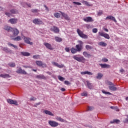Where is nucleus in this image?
Returning a JSON list of instances; mask_svg holds the SVG:
<instances>
[{
	"label": "nucleus",
	"mask_w": 128,
	"mask_h": 128,
	"mask_svg": "<svg viewBox=\"0 0 128 128\" xmlns=\"http://www.w3.org/2000/svg\"><path fill=\"white\" fill-rule=\"evenodd\" d=\"M78 44L76 45V48H72L70 49L71 53L75 54L78 52H80L84 48V42L82 40H78Z\"/></svg>",
	"instance_id": "nucleus-1"
},
{
	"label": "nucleus",
	"mask_w": 128,
	"mask_h": 128,
	"mask_svg": "<svg viewBox=\"0 0 128 128\" xmlns=\"http://www.w3.org/2000/svg\"><path fill=\"white\" fill-rule=\"evenodd\" d=\"M106 84L108 85V88L110 90L115 92L116 91L118 88L116 86H115V85L111 82L110 81H106Z\"/></svg>",
	"instance_id": "nucleus-2"
},
{
	"label": "nucleus",
	"mask_w": 128,
	"mask_h": 128,
	"mask_svg": "<svg viewBox=\"0 0 128 128\" xmlns=\"http://www.w3.org/2000/svg\"><path fill=\"white\" fill-rule=\"evenodd\" d=\"M76 32L78 34V36L83 39H88V36L84 34L82 31L80 29L77 28Z\"/></svg>",
	"instance_id": "nucleus-3"
},
{
	"label": "nucleus",
	"mask_w": 128,
	"mask_h": 128,
	"mask_svg": "<svg viewBox=\"0 0 128 128\" xmlns=\"http://www.w3.org/2000/svg\"><path fill=\"white\" fill-rule=\"evenodd\" d=\"M48 124L51 127H52V128L57 127L59 125V124L58 122L54 120H48Z\"/></svg>",
	"instance_id": "nucleus-4"
},
{
	"label": "nucleus",
	"mask_w": 128,
	"mask_h": 128,
	"mask_svg": "<svg viewBox=\"0 0 128 128\" xmlns=\"http://www.w3.org/2000/svg\"><path fill=\"white\" fill-rule=\"evenodd\" d=\"M72 58L80 62L86 61V58L84 56L78 57L76 56H74Z\"/></svg>",
	"instance_id": "nucleus-5"
},
{
	"label": "nucleus",
	"mask_w": 128,
	"mask_h": 128,
	"mask_svg": "<svg viewBox=\"0 0 128 128\" xmlns=\"http://www.w3.org/2000/svg\"><path fill=\"white\" fill-rule=\"evenodd\" d=\"M33 24L37 25L44 24V22L40 18H35L33 20Z\"/></svg>",
	"instance_id": "nucleus-6"
},
{
	"label": "nucleus",
	"mask_w": 128,
	"mask_h": 128,
	"mask_svg": "<svg viewBox=\"0 0 128 128\" xmlns=\"http://www.w3.org/2000/svg\"><path fill=\"white\" fill-rule=\"evenodd\" d=\"M32 39L30 38L24 36V42L26 43V44H28L30 46L33 45V42H31Z\"/></svg>",
	"instance_id": "nucleus-7"
},
{
	"label": "nucleus",
	"mask_w": 128,
	"mask_h": 128,
	"mask_svg": "<svg viewBox=\"0 0 128 128\" xmlns=\"http://www.w3.org/2000/svg\"><path fill=\"white\" fill-rule=\"evenodd\" d=\"M36 64H37V66H38L42 67V68H46V66H47L46 64H44L41 60H36Z\"/></svg>",
	"instance_id": "nucleus-8"
},
{
	"label": "nucleus",
	"mask_w": 128,
	"mask_h": 128,
	"mask_svg": "<svg viewBox=\"0 0 128 128\" xmlns=\"http://www.w3.org/2000/svg\"><path fill=\"white\" fill-rule=\"evenodd\" d=\"M16 73L24 75L27 74V72H26L24 70H22L21 67L19 68L16 70Z\"/></svg>",
	"instance_id": "nucleus-9"
},
{
	"label": "nucleus",
	"mask_w": 128,
	"mask_h": 128,
	"mask_svg": "<svg viewBox=\"0 0 128 128\" xmlns=\"http://www.w3.org/2000/svg\"><path fill=\"white\" fill-rule=\"evenodd\" d=\"M98 34H99L100 36L102 37H104L107 40L110 39V36L108 34L102 33L101 32H99Z\"/></svg>",
	"instance_id": "nucleus-10"
},
{
	"label": "nucleus",
	"mask_w": 128,
	"mask_h": 128,
	"mask_svg": "<svg viewBox=\"0 0 128 128\" xmlns=\"http://www.w3.org/2000/svg\"><path fill=\"white\" fill-rule=\"evenodd\" d=\"M51 32H53L55 34H58L60 32V29L56 26H52L50 29Z\"/></svg>",
	"instance_id": "nucleus-11"
},
{
	"label": "nucleus",
	"mask_w": 128,
	"mask_h": 128,
	"mask_svg": "<svg viewBox=\"0 0 128 128\" xmlns=\"http://www.w3.org/2000/svg\"><path fill=\"white\" fill-rule=\"evenodd\" d=\"M84 21V22H94V20L92 19V18L91 16H87L83 19Z\"/></svg>",
	"instance_id": "nucleus-12"
},
{
	"label": "nucleus",
	"mask_w": 128,
	"mask_h": 128,
	"mask_svg": "<svg viewBox=\"0 0 128 128\" xmlns=\"http://www.w3.org/2000/svg\"><path fill=\"white\" fill-rule=\"evenodd\" d=\"M7 102L9 104H14L15 106H18V102L16 100H12V99L7 100Z\"/></svg>",
	"instance_id": "nucleus-13"
},
{
	"label": "nucleus",
	"mask_w": 128,
	"mask_h": 128,
	"mask_svg": "<svg viewBox=\"0 0 128 128\" xmlns=\"http://www.w3.org/2000/svg\"><path fill=\"white\" fill-rule=\"evenodd\" d=\"M44 45L46 46V48L50 50H53L54 48L52 46L51 44L48 43V42H44Z\"/></svg>",
	"instance_id": "nucleus-14"
},
{
	"label": "nucleus",
	"mask_w": 128,
	"mask_h": 128,
	"mask_svg": "<svg viewBox=\"0 0 128 128\" xmlns=\"http://www.w3.org/2000/svg\"><path fill=\"white\" fill-rule=\"evenodd\" d=\"M110 20L114 22L115 23L117 22V20H116L115 17L112 16H108L106 17L105 18V20Z\"/></svg>",
	"instance_id": "nucleus-15"
},
{
	"label": "nucleus",
	"mask_w": 128,
	"mask_h": 128,
	"mask_svg": "<svg viewBox=\"0 0 128 128\" xmlns=\"http://www.w3.org/2000/svg\"><path fill=\"white\" fill-rule=\"evenodd\" d=\"M52 64L53 66H54L58 68H63L64 67V65L63 64H60L58 62H52Z\"/></svg>",
	"instance_id": "nucleus-16"
},
{
	"label": "nucleus",
	"mask_w": 128,
	"mask_h": 128,
	"mask_svg": "<svg viewBox=\"0 0 128 128\" xmlns=\"http://www.w3.org/2000/svg\"><path fill=\"white\" fill-rule=\"evenodd\" d=\"M99 65L101 66L102 68H110V66L106 64H100Z\"/></svg>",
	"instance_id": "nucleus-17"
},
{
	"label": "nucleus",
	"mask_w": 128,
	"mask_h": 128,
	"mask_svg": "<svg viewBox=\"0 0 128 128\" xmlns=\"http://www.w3.org/2000/svg\"><path fill=\"white\" fill-rule=\"evenodd\" d=\"M60 12L61 14V15L66 20H70V18L68 17V15L64 12Z\"/></svg>",
	"instance_id": "nucleus-18"
},
{
	"label": "nucleus",
	"mask_w": 128,
	"mask_h": 128,
	"mask_svg": "<svg viewBox=\"0 0 128 128\" xmlns=\"http://www.w3.org/2000/svg\"><path fill=\"white\" fill-rule=\"evenodd\" d=\"M12 33L13 34V36H17L19 34L20 32L17 28H12Z\"/></svg>",
	"instance_id": "nucleus-19"
},
{
	"label": "nucleus",
	"mask_w": 128,
	"mask_h": 128,
	"mask_svg": "<svg viewBox=\"0 0 128 128\" xmlns=\"http://www.w3.org/2000/svg\"><path fill=\"white\" fill-rule=\"evenodd\" d=\"M81 2L82 4H83L84 5L86 6H88V7L92 6V4H90V3L88 2L87 1L82 0Z\"/></svg>",
	"instance_id": "nucleus-20"
},
{
	"label": "nucleus",
	"mask_w": 128,
	"mask_h": 128,
	"mask_svg": "<svg viewBox=\"0 0 128 128\" xmlns=\"http://www.w3.org/2000/svg\"><path fill=\"white\" fill-rule=\"evenodd\" d=\"M80 74L82 75H86V74H88V75H89V76L93 75L92 72H89L88 70H86V71H84V72H80Z\"/></svg>",
	"instance_id": "nucleus-21"
},
{
	"label": "nucleus",
	"mask_w": 128,
	"mask_h": 128,
	"mask_svg": "<svg viewBox=\"0 0 128 128\" xmlns=\"http://www.w3.org/2000/svg\"><path fill=\"white\" fill-rule=\"evenodd\" d=\"M43 113H44L46 114L54 116V114L50 111L48 110H43Z\"/></svg>",
	"instance_id": "nucleus-22"
},
{
	"label": "nucleus",
	"mask_w": 128,
	"mask_h": 128,
	"mask_svg": "<svg viewBox=\"0 0 128 128\" xmlns=\"http://www.w3.org/2000/svg\"><path fill=\"white\" fill-rule=\"evenodd\" d=\"M82 54L83 56H84V57L86 58H92V55L90 54H89L88 53V52H82Z\"/></svg>",
	"instance_id": "nucleus-23"
},
{
	"label": "nucleus",
	"mask_w": 128,
	"mask_h": 128,
	"mask_svg": "<svg viewBox=\"0 0 128 128\" xmlns=\"http://www.w3.org/2000/svg\"><path fill=\"white\" fill-rule=\"evenodd\" d=\"M4 29L8 32H12V28L8 26H5Z\"/></svg>",
	"instance_id": "nucleus-24"
},
{
	"label": "nucleus",
	"mask_w": 128,
	"mask_h": 128,
	"mask_svg": "<svg viewBox=\"0 0 128 128\" xmlns=\"http://www.w3.org/2000/svg\"><path fill=\"white\" fill-rule=\"evenodd\" d=\"M18 20L17 18H11L9 20V22L12 24H17Z\"/></svg>",
	"instance_id": "nucleus-25"
},
{
	"label": "nucleus",
	"mask_w": 128,
	"mask_h": 128,
	"mask_svg": "<svg viewBox=\"0 0 128 128\" xmlns=\"http://www.w3.org/2000/svg\"><path fill=\"white\" fill-rule=\"evenodd\" d=\"M36 78H37L38 79H42V80H46V78L44 74L37 75V76H36Z\"/></svg>",
	"instance_id": "nucleus-26"
},
{
	"label": "nucleus",
	"mask_w": 128,
	"mask_h": 128,
	"mask_svg": "<svg viewBox=\"0 0 128 128\" xmlns=\"http://www.w3.org/2000/svg\"><path fill=\"white\" fill-rule=\"evenodd\" d=\"M86 86L88 88L92 90L93 88V86L92 83L90 82L89 81H86Z\"/></svg>",
	"instance_id": "nucleus-27"
},
{
	"label": "nucleus",
	"mask_w": 128,
	"mask_h": 128,
	"mask_svg": "<svg viewBox=\"0 0 128 128\" xmlns=\"http://www.w3.org/2000/svg\"><path fill=\"white\" fill-rule=\"evenodd\" d=\"M0 77L2 78H10L11 76L9 74H0Z\"/></svg>",
	"instance_id": "nucleus-28"
},
{
	"label": "nucleus",
	"mask_w": 128,
	"mask_h": 128,
	"mask_svg": "<svg viewBox=\"0 0 128 128\" xmlns=\"http://www.w3.org/2000/svg\"><path fill=\"white\" fill-rule=\"evenodd\" d=\"M120 122V120H118V119H114L113 120H111L110 122V123L111 124H119Z\"/></svg>",
	"instance_id": "nucleus-29"
},
{
	"label": "nucleus",
	"mask_w": 128,
	"mask_h": 128,
	"mask_svg": "<svg viewBox=\"0 0 128 128\" xmlns=\"http://www.w3.org/2000/svg\"><path fill=\"white\" fill-rule=\"evenodd\" d=\"M56 120L57 121H58V122H64V119H63L60 116H56Z\"/></svg>",
	"instance_id": "nucleus-30"
},
{
	"label": "nucleus",
	"mask_w": 128,
	"mask_h": 128,
	"mask_svg": "<svg viewBox=\"0 0 128 128\" xmlns=\"http://www.w3.org/2000/svg\"><path fill=\"white\" fill-rule=\"evenodd\" d=\"M6 53L9 54L12 52V50H10L7 47H4L2 49Z\"/></svg>",
	"instance_id": "nucleus-31"
},
{
	"label": "nucleus",
	"mask_w": 128,
	"mask_h": 128,
	"mask_svg": "<svg viewBox=\"0 0 128 128\" xmlns=\"http://www.w3.org/2000/svg\"><path fill=\"white\" fill-rule=\"evenodd\" d=\"M21 54L24 56H29L30 54L28 52H22Z\"/></svg>",
	"instance_id": "nucleus-32"
},
{
	"label": "nucleus",
	"mask_w": 128,
	"mask_h": 128,
	"mask_svg": "<svg viewBox=\"0 0 128 128\" xmlns=\"http://www.w3.org/2000/svg\"><path fill=\"white\" fill-rule=\"evenodd\" d=\"M104 75L100 72L98 73V75L96 76V79L98 80H101L102 78L103 77Z\"/></svg>",
	"instance_id": "nucleus-33"
},
{
	"label": "nucleus",
	"mask_w": 128,
	"mask_h": 128,
	"mask_svg": "<svg viewBox=\"0 0 128 128\" xmlns=\"http://www.w3.org/2000/svg\"><path fill=\"white\" fill-rule=\"evenodd\" d=\"M98 46H104L105 47L107 46L108 44L106 42H98Z\"/></svg>",
	"instance_id": "nucleus-34"
},
{
	"label": "nucleus",
	"mask_w": 128,
	"mask_h": 128,
	"mask_svg": "<svg viewBox=\"0 0 128 128\" xmlns=\"http://www.w3.org/2000/svg\"><path fill=\"white\" fill-rule=\"evenodd\" d=\"M12 40L14 41H20L22 40V38L20 36H17V37L13 38Z\"/></svg>",
	"instance_id": "nucleus-35"
},
{
	"label": "nucleus",
	"mask_w": 128,
	"mask_h": 128,
	"mask_svg": "<svg viewBox=\"0 0 128 128\" xmlns=\"http://www.w3.org/2000/svg\"><path fill=\"white\" fill-rule=\"evenodd\" d=\"M10 12H11V14H18V10L16 9H12L10 10Z\"/></svg>",
	"instance_id": "nucleus-36"
},
{
	"label": "nucleus",
	"mask_w": 128,
	"mask_h": 128,
	"mask_svg": "<svg viewBox=\"0 0 128 128\" xmlns=\"http://www.w3.org/2000/svg\"><path fill=\"white\" fill-rule=\"evenodd\" d=\"M54 38L55 40L58 42H60L62 41V38L58 36H56Z\"/></svg>",
	"instance_id": "nucleus-37"
},
{
	"label": "nucleus",
	"mask_w": 128,
	"mask_h": 128,
	"mask_svg": "<svg viewBox=\"0 0 128 128\" xmlns=\"http://www.w3.org/2000/svg\"><path fill=\"white\" fill-rule=\"evenodd\" d=\"M54 16L57 18H60V14L59 12H55L54 14Z\"/></svg>",
	"instance_id": "nucleus-38"
},
{
	"label": "nucleus",
	"mask_w": 128,
	"mask_h": 128,
	"mask_svg": "<svg viewBox=\"0 0 128 128\" xmlns=\"http://www.w3.org/2000/svg\"><path fill=\"white\" fill-rule=\"evenodd\" d=\"M85 48L87 50H92L93 49V47H92L91 46H90L88 44H86V46Z\"/></svg>",
	"instance_id": "nucleus-39"
},
{
	"label": "nucleus",
	"mask_w": 128,
	"mask_h": 128,
	"mask_svg": "<svg viewBox=\"0 0 128 128\" xmlns=\"http://www.w3.org/2000/svg\"><path fill=\"white\" fill-rule=\"evenodd\" d=\"M102 94L108 95H112V94L109 92H106L105 90H102Z\"/></svg>",
	"instance_id": "nucleus-40"
},
{
	"label": "nucleus",
	"mask_w": 128,
	"mask_h": 128,
	"mask_svg": "<svg viewBox=\"0 0 128 128\" xmlns=\"http://www.w3.org/2000/svg\"><path fill=\"white\" fill-rule=\"evenodd\" d=\"M58 79L61 82H64L66 80L65 78L62 77L60 76H58Z\"/></svg>",
	"instance_id": "nucleus-41"
},
{
	"label": "nucleus",
	"mask_w": 128,
	"mask_h": 128,
	"mask_svg": "<svg viewBox=\"0 0 128 128\" xmlns=\"http://www.w3.org/2000/svg\"><path fill=\"white\" fill-rule=\"evenodd\" d=\"M9 66L11 68H14L16 66V64L14 62H10L8 64Z\"/></svg>",
	"instance_id": "nucleus-42"
},
{
	"label": "nucleus",
	"mask_w": 128,
	"mask_h": 128,
	"mask_svg": "<svg viewBox=\"0 0 128 128\" xmlns=\"http://www.w3.org/2000/svg\"><path fill=\"white\" fill-rule=\"evenodd\" d=\"M8 46H11L14 48H18V46H16L14 45V44H12L10 42H8Z\"/></svg>",
	"instance_id": "nucleus-43"
},
{
	"label": "nucleus",
	"mask_w": 128,
	"mask_h": 128,
	"mask_svg": "<svg viewBox=\"0 0 128 128\" xmlns=\"http://www.w3.org/2000/svg\"><path fill=\"white\" fill-rule=\"evenodd\" d=\"M80 96H87L88 92H83L80 94Z\"/></svg>",
	"instance_id": "nucleus-44"
},
{
	"label": "nucleus",
	"mask_w": 128,
	"mask_h": 128,
	"mask_svg": "<svg viewBox=\"0 0 128 128\" xmlns=\"http://www.w3.org/2000/svg\"><path fill=\"white\" fill-rule=\"evenodd\" d=\"M102 62H108V58H102Z\"/></svg>",
	"instance_id": "nucleus-45"
},
{
	"label": "nucleus",
	"mask_w": 128,
	"mask_h": 128,
	"mask_svg": "<svg viewBox=\"0 0 128 128\" xmlns=\"http://www.w3.org/2000/svg\"><path fill=\"white\" fill-rule=\"evenodd\" d=\"M38 10V9H32L31 10V12L32 13H37Z\"/></svg>",
	"instance_id": "nucleus-46"
},
{
	"label": "nucleus",
	"mask_w": 128,
	"mask_h": 128,
	"mask_svg": "<svg viewBox=\"0 0 128 128\" xmlns=\"http://www.w3.org/2000/svg\"><path fill=\"white\" fill-rule=\"evenodd\" d=\"M40 56V55H34L33 56V58L35 60H38Z\"/></svg>",
	"instance_id": "nucleus-47"
},
{
	"label": "nucleus",
	"mask_w": 128,
	"mask_h": 128,
	"mask_svg": "<svg viewBox=\"0 0 128 128\" xmlns=\"http://www.w3.org/2000/svg\"><path fill=\"white\" fill-rule=\"evenodd\" d=\"M72 3L74 4H76L77 6H82V4L79 2H73Z\"/></svg>",
	"instance_id": "nucleus-48"
},
{
	"label": "nucleus",
	"mask_w": 128,
	"mask_h": 128,
	"mask_svg": "<svg viewBox=\"0 0 128 128\" xmlns=\"http://www.w3.org/2000/svg\"><path fill=\"white\" fill-rule=\"evenodd\" d=\"M103 14V11L102 10H100L98 12V16H101Z\"/></svg>",
	"instance_id": "nucleus-49"
},
{
	"label": "nucleus",
	"mask_w": 128,
	"mask_h": 128,
	"mask_svg": "<svg viewBox=\"0 0 128 128\" xmlns=\"http://www.w3.org/2000/svg\"><path fill=\"white\" fill-rule=\"evenodd\" d=\"M36 100V98L35 96H32L30 99V101H35Z\"/></svg>",
	"instance_id": "nucleus-50"
},
{
	"label": "nucleus",
	"mask_w": 128,
	"mask_h": 128,
	"mask_svg": "<svg viewBox=\"0 0 128 128\" xmlns=\"http://www.w3.org/2000/svg\"><path fill=\"white\" fill-rule=\"evenodd\" d=\"M92 32L93 33H94V34H96V33H97L98 32V28H93L92 29Z\"/></svg>",
	"instance_id": "nucleus-51"
},
{
	"label": "nucleus",
	"mask_w": 128,
	"mask_h": 128,
	"mask_svg": "<svg viewBox=\"0 0 128 128\" xmlns=\"http://www.w3.org/2000/svg\"><path fill=\"white\" fill-rule=\"evenodd\" d=\"M41 104H42V102H38L35 104H34V106L36 107L37 106H40Z\"/></svg>",
	"instance_id": "nucleus-52"
},
{
	"label": "nucleus",
	"mask_w": 128,
	"mask_h": 128,
	"mask_svg": "<svg viewBox=\"0 0 128 128\" xmlns=\"http://www.w3.org/2000/svg\"><path fill=\"white\" fill-rule=\"evenodd\" d=\"M64 84L66 85H70V83L68 80H64Z\"/></svg>",
	"instance_id": "nucleus-53"
},
{
	"label": "nucleus",
	"mask_w": 128,
	"mask_h": 128,
	"mask_svg": "<svg viewBox=\"0 0 128 128\" xmlns=\"http://www.w3.org/2000/svg\"><path fill=\"white\" fill-rule=\"evenodd\" d=\"M65 51L67 52H70V48H65Z\"/></svg>",
	"instance_id": "nucleus-54"
},
{
	"label": "nucleus",
	"mask_w": 128,
	"mask_h": 128,
	"mask_svg": "<svg viewBox=\"0 0 128 128\" xmlns=\"http://www.w3.org/2000/svg\"><path fill=\"white\" fill-rule=\"evenodd\" d=\"M94 109V108L93 106H88V110L90 111H92Z\"/></svg>",
	"instance_id": "nucleus-55"
},
{
	"label": "nucleus",
	"mask_w": 128,
	"mask_h": 128,
	"mask_svg": "<svg viewBox=\"0 0 128 128\" xmlns=\"http://www.w3.org/2000/svg\"><path fill=\"white\" fill-rule=\"evenodd\" d=\"M124 123H128V118H126L123 121Z\"/></svg>",
	"instance_id": "nucleus-56"
},
{
	"label": "nucleus",
	"mask_w": 128,
	"mask_h": 128,
	"mask_svg": "<svg viewBox=\"0 0 128 128\" xmlns=\"http://www.w3.org/2000/svg\"><path fill=\"white\" fill-rule=\"evenodd\" d=\"M5 14L8 17H10L11 16V14L10 12H6Z\"/></svg>",
	"instance_id": "nucleus-57"
},
{
	"label": "nucleus",
	"mask_w": 128,
	"mask_h": 128,
	"mask_svg": "<svg viewBox=\"0 0 128 128\" xmlns=\"http://www.w3.org/2000/svg\"><path fill=\"white\" fill-rule=\"evenodd\" d=\"M26 6H27L28 8H32V5L29 3H26Z\"/></svg>",
	"instance_id": "nucleus-58"
},
{
	"label": "nucleus",
	"mask_w": 128,
	"mask_h": 128,
	"mask_svg": "<svg viewBox=\"0 0 128 128\" xmlns=\"http://www.w3.org/2000/svg\"><path fill=\"white\" fill-rule=\"evenodd\" d=\"M114 110H115L116 112H119V111H120V109H119L118 108L117 106H116V107L114 108Z\"/></svg>",
	"instance_id": "nucleus-59"
},
{
	"label": "nucleus",
	"mask_w": 128,
	"mask_h": 128,
	"mask_svg": "<svg viewBox=\"0 0 128 128\" xmlns=\"http://www.w3.org/2000/svg\"><path fill=\"white\" fill-rule=\"evenodd\" d=\"M60 90L62 92H65L66 91V88H60Z\"/></svg>",
	"instance_id": "nucleus-60"
},
{
	"label": "nucleus",
	"mask_w": 128,
	"mask_h": 128,
	"mask_svg": "<svg viewBox=\"0 0 128 128\" xmlns=\"http://www.w3.org/2000/svg\"><path fill=\"white\" fill-rule=\"evenodd\" d=\"M120 72L122 73L124 72V70L123 68H122L120 70Z\"/></svg>",
	"instance_id": "nucleus-61"
},
{
	"label": "nucleus",
	"mask_w": 128,
	"mask_h": 128,
	"mask_svg": "<svg viewBox=\"0 0 128 128\" xmlns=\"http://www.w3.org/2000/svg\"><path fill=\"white\" fill-rule=\"evenodd\" d=\"M23 68H30V66H23Z\"/></svg>",
	"instance_id": "nucleus-62"
},
{
	"label": "nucleus",
	"mask_w": 128,
	"mask_h": 128,
	"mask_svg": "<svg viewBox=\"0 0 128 128\" xmlns=\"http://www.w3.org/2000/svg\"><path fill=\"white\" fill-rule=\"evenodd\" d=\"M44 7L46 8V10H48V8L47 7L46 5H44Z\"/></svg>",
	"instance_id": "nucleus-63"
},
{
	"label": "nucleus",
	"mask_w": 128,
	"mask_h": 128,
	"mask_svg": "<svg viewBox=\"0 0 128 128\" xmlns=\"http://www.w3.org/2000/svg\"><path fill=\"white\" fill-rule=\"evenodd\" d=\"M110 108L112 110H115L116 106H111Z\"/></svg>",
	"instance_id": "nucleus-64"
}]
</instances>
